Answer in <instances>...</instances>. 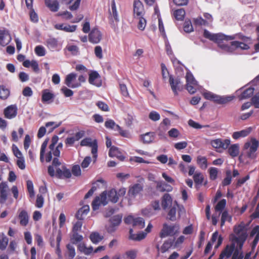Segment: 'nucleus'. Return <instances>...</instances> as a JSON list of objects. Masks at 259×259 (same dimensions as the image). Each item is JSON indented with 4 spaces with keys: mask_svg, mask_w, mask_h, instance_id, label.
<instances>
[{
    "mask_svg": "<svg viewBox=\"0 0 259 259\" xmlns=\"http://www.w3.org/2000/svg\"><path fill=\"white\" fill-rule=\"evenodd\" d=\"M77 75L74 73H71L68 74L65 79V84L71 88H76L81 85L80 83H72V82L76 79Z\"/></svg>",
    "mask_w": 259,
    "mask_h": 259,
    "instance_id": "obj_16",
    "label": "nucleus"
},
{
    "mask_svg": "<svg viewBox=\"0 0 259 259\" xmlns=\"http://www.w3.org/2000/svg\"><path fill=\"white\" fill-rule=\"evenodd\" d=\"M100 77L99 74L96 71H92L89 74V82L90 84H94V81Z\"/></svg>",
    "mask_w": 259,
    "mask_h": 259,
    "instance_id": "obj_50",
    "label": "nucleus"
},
{
    "mask_svg": "<svg viewBox=\"0 0 259 259\" xmlns=\"http://www.w3.org/2000/svg\"><path fill=\"white\" fill-rule=\"evenodd\" d=\"M250 42L236 40L232 41L230 45L224 44L223 42L218 44L219 47L224 51L228 53H233L237 49H240L242 50L249 49L250 47L248 44Z\"/></svg>",
    "mask_w": 259,
    "mask_h": 259,
    "instance_id": "obj_4",
    "label": "nucleus"
},
{
    "mask_svg": "<svg viewBox=\"0 0 259 259\" xmlns=\"http://www.w3.org/2000/svg\"><path fill=\"white\" fill-rule=\"evenodd\" d=\"M10 91L5 86L0 85V99L2 100L7 99L10 96Z\"/></svg>",
    "mask_w": 259,
    "mask_h": 259,
    "instance_id": "obj_38",
    "label": "nucleus"
},
{
    "mask_svg": "<svg viewBox=\"0 0 259 259\" xmlns=\"http://www.w3.org/2000/svg\"><path fill=\"white\" fill-rule=\"evenodd\" d=\"M188 124L190 126L195 128V129H200L204 127H208V125H201L199 123L195 122L192 119H190L188 121Z\"/></svg>",
    "mask_w": 259,
    "mask_h": 259,
    "instance_id": "obj_57",
    "label": "nucleus"
},
{
    "mask_svg": "<svg viewBox=\"0 0 259 259\" xmlns=\"http://www.w3.org/2000/svg\"><path fill=\"white\" fill-rule=\"evenodd\" d=\"M54 97V94L50 92L48 89L42 91L41 101L43 103L49 102L50 101L53 100Z\"/></svg>",
    "mask_w": 259,
    "mask_h": 259,
    "instance_id": "obj_29",
    "label": "nucleus"
},
{
    "mask_svg": "<svg viewBox=\"0 0 259 259\" xmlns=\"http://www.w3.org/2000/svg\"><path fill=\"white\" fill-rule=\"evenodd\" d=\"M85 134L84 131H80L75 134L74 137H67L65 140V143L66 146H72L75 142L81 139Z\"/></svg>",
    "mask_w": 259,
    "mask_h": 259,
    "instance_id": "obj_15",
    "label": "nucleus"
},
{
    "mask_svg": "<svg viewBox=\"0 0 259 259\" xmlns=\"http://www.w3.org/2000/svg\"><path fill=\"white\" fill-rule=\"evenodd\" d=\"M226 205V200L225 199L221 200L215 205V211H222Z\"/></svg>",
    "mask_w": 259,
    "mask_h": 259,
    "instance_id": "obj_49",
    "label": "nucleus"
},
{
    "mask_svg": "<svg viewBox=\"0 0 259 259\" xmlns=\"http://www.w3.org/2000/svg\"><path fill=\"white\" fill-rule=\"evenodd\" d=\"M117 124L115 123L114 120L112 119H109L105 121V126L107 128H110L114 130L115 131V128H116V126Z\"/></svg>",
    "mask_w": 259,
    "mask_h": 259,
    "instance_id": "obj_63",
    "label": "nucleus"
},
{
    "mask_svg": "<svg viewBox=\"0 0 259 259\" xmlns=\"http://www.w3.org/2000/svg\"><path fill=\"white\" fill-rule=\"evenodd\" d=\"M67 251L65 254L66 259H73L75 255V248L71 244L66 245Z\"/></svg>",
    "mask_w": 259,
    "mask_h": 259,
    "instance_id": "obj_35",
    "label": "nucleus"
},
{
    "mask_svg": "<svg viewBox=\"0 0 259 259\" xmlns=\"http://www.w3.org/2000/svg\"><path fill=\"white\" fill-rule=\"evenodd\" d=\"M203 95L205 99L213 101L219 104H226L231 101L234 98L233 96H220L209 92L204 93Z\"/></svg>",
    "mask_w": 259,
    "mask_h": 259,
    "instance_id": "obj_5",
    "label": "nucleus"
},
{
    "mask_svg": "<svg viewBox=\"0 0 259 259\" xmlns=\"http://www.w3.org/2000/svg\"><path fill=\"white\" fill-rule=\"evenodd\" d=\"M102 38L101 32L97 28L92 29L89 34V40L90 42L97 44L100 42Z\"/></svg>",
    "mask_w": 259,
    "mask_h": 259,
    "instance_id": "obj_11",
    "label": "nucleus"
},
{
    "mask_svg": "<svg viewBox=\"0 0 259 259\" xmlns=\"http://www.w3.org/2000/svg\"><path fill=\"white\" fill-rule=\"evenodd\" d=\"M82 239V236L79 234L78 232H72L70 240L73 244H77L81 241Z\"/></svg>",
    "mask_w": 259,
    "mask_h": 259,
    "instance_id": "obj_45",
    "label": "nucleus"
},
{
    "mask_svg": "<svg viewBox=\"0 0 259 259\" xmlns=\"http://www.w3.org/2000/svg\"><path fill=\"white\" fill-rule=\"evenodd\" d=\"M55 29L63 30L67 32H74L77 28L76 25H70L66 24H57L54 26Z\"/></svg>",
    "mask_w": 259,
    "mask_h": 259,
    "instance_id": "obj_23",
    "label": "nucleus"
},
{
    "mask_svg": "<svg viewBox=\"0 0 259 259\" xmlns=\"http://www.w3.org/2000/svg\"><path fill=\"white\" fill-rule=\"evenodd\" d=\"M92 147V153L93 155V158L95 161L96 160L97 157V152H98V143L96 140L93 141V144L91 146Z\"/></svg>",
    "mask_w": 259,
    "mask_h": 259,
    "instance_id": "obj_54",
    "label": "nucleus"
},
{
    "mask_svg": "<svg viewBox=\"0 0 259 259\" xmlns=\"http://www.w3.org/2000/svg\"><path fill=\"white\" fill-rule=\"evenodd\" d=\"M136 19H138L139 20L137 25L138 28L141 30H144L146 25V20L145 19L143 16L139 18H136Z\"/></svg>",
    "mask_w": 259,
    "mask_h": 259,
    "instance_id": "obj_56",
    "label": "nucleus"
},
{
    "mask_svg": "<svg viewBox=\"0 0 259 259\" xmlns=\"http://www.w3.org/2000/svg\"><path fill=\"white\" fill-rule=\"evenodd\" d=\"M49 141V138L46 139L45 140V141L43 142V143L41 146L40 151V160L42 162H44V161L45 153L46 149L47 147Z\"/></svg>",
    "mask_w": 259,
    "mask_h": 259,
    "instance_id": "obj_42",
    "label": "nucleus"
},
{
    "mask_svg": "<svg viewBox=\"0 0 259 259\" xmlns=\"http://www.w3.org/2000/svg\"><path fill=\"white\" fill-rule=\"evenodd\" d=\"M143 186L140 184H136L131 187L128 191V194L135 196L143 190Z\"/></svg>",
    "mask_w": 259,
    "mask_h": 259,
    "instance_id": "obj_33",
    "label": "nucleus"
},
{
    "mask_svg": "<svg viewBox=\"0 0 259 259\" xmlns=\"http://www.w3.org/2000/svg\"><path fill=\"white\" fill-rule=\"evenodd\" d=\"M115 131H117L119 135L123 137L127 138L128 137V133L127 131L123 130L119 125H117L116 126V128H115Z\"/></svg>",
    "mask_w": 259,
    "mask_h": 259,
    "instance_id": "obj_61",
    "label": "nucleus"
},
{
    "mask_svg": "<svg viewBox=\"0 0 259 259\" xmlns=\"http://www.w3.org/2000/svg\"><path fill=\"white\" fill-rule=\"evenodd\" d=\"M169 83L171 89L175 96L178 95V91H181V80L180 78H174L172 75L169 76Z\"/></svg>",
    "mask_w": 259,
    "mask_h": 259,
    "instance_id": "obj_13",
    "label": "nucleus"
},
{
    "mask_svg": "<svg viewBox=\"0 0 259 259\" xmlns=\"http://www.w3.org/2000/svg\"><path fill=\"white\" fill-rule=\"evenodd\" d=\"M35 53L39 57L44 56L46 54V51L42 46H37L34 49Z\"/></svg>",
    "mask_w": 259,
    "mask_h": 259,
    "instance_id": "obj_52",
    "label": "nucleus"
},
{
    "mask_svg": "<svg viewBox=\"0 0 259 259\" xmlns=\"http://www.w3.org/2000/svg\"><path fill=\"white\" fill-rule=\"evenodd\" d=\"M145 9L143 3L140 0H134L133 3V16L134 18L144 16Z\"/></svg>",
    "mask_w": 259,
    "mask_h": 259,
    "instance_id": "obj_10",
    "label": "nucleus"
},
{
    "mask_svg": "<svg viewBox=\"0 0 259 259\" xmlns=\"http://www.w3.org/2000/svg\"><path fill=\"white\" fill-rule=\"evenodd\" d=\"M259 146L258 141L255 138H252L250 142H246L244 145V149H248L247 156L248 158L254 159L256 157V151Z\"/></svg>",
    "mask_w": 259,
    "mask_h": 259,
    "instance_id": "obj_6",
    "label": "nucleus"
},
{
    "mask_svg": "<svg viewBox=\"0 0 259 259\" xmlns=\"http://www.w3.org/2000/svg\"><path fill=\"white\" fill-rule=\"evenodd\" d=\"M197 163L202 169H205L207 167V160L204 156H198L197 157Z\"/></svg>",
    "mask_w": 259,
    "mask_h": 259,
    "instance_id": "obj_37",
    "label": "nucleus"
},
{
    "mask_svg": "<svg viewBox=\"0 0 259 259\" xmlns=\"http://www.w3.org/2000/svg\"><path fill=\"white\" fill-rule=\"evenodd\" d=\"M160 117L159 114L155 111H151L149 114V118L154 121H158Z\"/></svg>",
    "mask_w": 259,
    "mask_h": 259,
    "instance_id": "obj_64",
    "label": "nucleus"
},
{
    "mask_svg": "<svg viewBox=\"0 0 259 259\" xmlns=\"http://www.w3.org/2000/svg\"><path fill=\"white\" fill-rule=\"evenodd\" d=\"M185 11L183 8L176 10L174 12L175 17L178 20H183L185 16Z\"/></svg>",
    "mask_w": 259,
    "mask_h": 259,
    "instance_id": "obj_41",
    "label": "nucleus"
},
{
    "mask_svg": "<svg viewBox=\"0 0 259 259\" xmlns=\"http://www.w3.org/2000/svg\"><path fill=\"white\" fill-rule=\"evenodd\" d=\"M193 180L195 184L196 187H199L202 184L204 181V176L200 172H196L193 175Z\"/></svg>",
    "mask_w": 259,
    "mask_h": 259,
    "instance_id": "obj_36",
    "label": "nucleus"
},
{
    "mask_svg": "<svg viewBox=\"0 0 259 259\" xmlns=\"http://www.w3.org/2000/svg\"><path fill=\"white\" fill-rule=\"evenodd\" d=\"M108 197L109 200L113 203H116L118 200V197L117 195V191L115 189H111L108 191Z\"/></svg>",
    "mask_w": 259,
    "mask_h": 259,
    "instance_id": "obj_39",
    "label": "nucleus"
},
{
    "mask_svg": "<svg viewBox=\"0 0 259 259\" xmlns=\"http://www.w3.org/2000/svg\"><path fill=\"white\" fill-rule=\"evenodd\" d=\"M17 218L19 221L20 226L26 227L28 225L29 221V215L26 210L19 209L18 211Z\"/></svg>",
    "mask_w": 259,
    "mask_h": 259,
    "instance_id": "obj_12",
    "label": "nucleus"
},
{
    "mask_svg": "<svg viewBox=\"0 0 259 259\" xmlns=\"http://www.w3.org/2000/svg\"><path fill=\"white\" fill-rule=\"evenodd\" d=\"M10 192L13 194V197L17 199L19 191L16 186H13L10 189L7 182H2L0 183V203L4 204L10 199Z\"/></svg>",
    "mask_w": 259,
    "mask_h": 259,
    "instance_id": "obj_2",
    "label": "nucleus"
},
{
    "mask_svg": "<svg viewBox=\"0 0 259 259\" xmlns=\"http://www.w3.org/2000/svg\"><path fill=\"white\" fill-rule=\"evenodd\" d=\"M160 66L162 79L164 81H165L167 79L168 76L169 77V76L171 75H169V71L164 63H162Z\"/></svg>",
    "mask_w": 259,
    "mask_h": 259,
    "instance_id": "obj_46",
    "label": "nucleus"
},
{
    "mask_svg": "<svg viewBox=\"0 0 259 259\" xmlns=\"http://www.w3.org/2000/svg\"><path fill=\"white\" fill-rule=\"evenodd\" d=\"M172 202V199L170 194L165 193L161 198V206L163 209H166L171 206Z\"/></svg>",
    "mask_w": 259,
    "mask_h": 259,
    "instance_id": "obj_26",
    "label": "nucleus"
},
{
    "mask_svg": "<svg viewBox=\"0 0 259 259\" xmlns=\"http://www.w3.org/2000/svg\"><path fill=\"white\" fill-rule=\"evenodd\" d=\"M108 154L110 157H116L120 161H123L125 158L119 149L114 146L110 148Z\"/></svg>",
    "mask_w": 259,
    "mask_h": 259,
    "instance_id": "obj_21",
    "label": "nucleus"
},
{
    "mask_svg": "<svg viewBox=\"0 0 259 259\" xmlns=\"http://www.w3.org/2000/svg\"><path fill=\"white\" fill-rule=\"evenodd\" d=\"M55 176L59 179L70 178L71 177V173L70 170L65 166L62 167V169L58 168L56 169Z\"/></svg>",
    "mask_w": 259,
    "mask_h": 259,
    "instance_id": "obj_22",
    "label": "nucleus"
},
{
    "mask_svg": "<svg viewBox=\"0 0 259 259\" xmlns=\"http://www.w3.org/2000/svg\"><path fill=\"white\" fill-rule=\"evenodd\" d=\"M62 122H59V123H56L54 121H50L48 122L45 124V126L46 127H51L49 129V132H52L55 128L58 127L61 125Z\"/></svg>",
    "mask_w": 259,
    "mask_h": 259,
    "instance_id": "obj_47",
    "label": "nucleus"
},
{
    "mask_svg": "<svg viewBox=\"0 0 259 259\" xmlns=\"http://www.w3.org/2000/svg\"><path fill=\"white\" fill-rule=\"evenodd\" d=\"M124 222L127 225H132L134 228L141 229L145 227V221L141 217L135 218L129 215L124 219Z\"/></svg>",
    "mask_w": 259,
    "mask_h": 259,
    "instance_id": "obj_8",
    "label": "nucleus"
},
{
    "mask_svg": "<svg viewBox=\"0 0 259 259\" xmlns=\"http://www.w3.org/2000/svg\"><path fill=\"white\" fill-rule=\"evenodd\" d=\"M63 147L62 143H59L55 147H54L52 150L49 151L46 155V161L50 162L52 159V155L55 157H59L60 155V150Z\"/></svg>",
    "mask_w": 259,
    "mask_h": 259,
    "instance_id": "obj_14",
    "label": "nucleus"
},
{
    "mask_svg": "<svg viewBox=\"0 0 259 259\" xmlns=\"http://www.w3.org/2000/svg\"><path fill=\"white\" fill-rule=\"evenodd\" d=\"M236 244H237V242L232 240L231 243L226 245L224 249L220 254V256L222 257L223 259L225 257L226 258H229L231 257L232 254H233L236 250H237L238 252L239 250H241L242 249H240L237 245V247H236Z\"/></svg>",
    "mask_w": 259,
    "mask_h": 259,
    "instance_id": "obj_9",
    "label": "nucleus"
},
{
    "mask_svg": "<svg viewBox=\"0 0 259 259\" xmlns=\"http://www.w3.org/2000/svg\"><path fill=\"white\" fill-rule=\"evenodd\" d=\"M4 115L6 118L12 119L15 117L17 114V108L16 105H11L6 107L4 110Z\"/></svg>",
    "mask_w": 259,
    "mask_h": 259,
    "instance_id": "obj_19",
    "label": "nucleus"
},
{
    "mask_svg": "<svg viewBox=\"0 0 259 259\" xmlns=\"http://www.w3.org/2000/svg\"><path fill=\"white\" fill-rule=\"evenodd\" d=\"M27 188L29 192L30 197H33L34 196V191L33 190V184L31 181L28 180L27 181Z\"/></svg>",
    "mask_w": 259,
    "mask_h": 259,
    "instance_id": "obj_59",
    "label": "nucleus"
},
{
    "mask_svg": "<svg viewBox=\"0 0 259 259\" xmlns=\"http://www.w3.org/2000/svg\"><path fill=\"white\" fill-rule=\"evenodd\" d=\"M9 239L4 234L0 236V249H5L8 245Z\"/></svg>",
    "mask_w": 259,
    "mask_h": 259,
    "instance_id": "obj_44",
    "label": "nucleus"
},
{
    "mask_svg": "<svg viewBox=\"0 0 259 259\" xmlns=\"http://www.w3.org/2000/svg\"><path fill=\"white\" fill-rule=\"evenodd\" d=\"M178 208L179 209L180 211H182V209H184V208L182 205H179L177 201H175V204L168 212L167 219L171 221H175L177 219L176 211Z\"/></svg>",
    "mask_w": 259,
    "mask_h": 259,
    "instance_id": "obj_17",
    "label": "nucleus"
},
{
    "mask_svg": "<svg viewBox=\"0 0 259 259\" xmlns=\"http://www.w3.org/2000/svg\"><path fill=\"white\" fill-rule=\"evenodd\" d=\"M172 243L171 241L167 240L165 241L160 248V251L162 253H164L167 251L172 246Z\"/></svg>",
    "mask_w": 259,
    "mask_h": 259,
    "instance_id": "obj_53",
    "label": "nucleus"
},
{
    "mask_svg": "<svg viewBox=\"0 0 259 259\" xmlns=\"http://www.w3.org/2000/svg\"><path fill=\"white\" fill-rule=\"evenodd\" d=\"M109 19L112 22H118L119 21L117 14L115 2L114 0L111 1V9L109 10Z\"/></svg>",
    "mask_w": 259,
    "mask_h": 259,
    "instance_id": "obj_18",
    "label": "nucleus"
},
{
    "mask_svg": "<svg viewBox=\"0 0 259 259\" xmlns=\"http://www.w3.org/2000/svg\"><path fill=\"white\" fill-rule=\"evenodd\" d=\"M180 226L178 224L168 225L165 223L163 225L159 236L161 238H164L168 236H174L179 232Z\"/></svg>",
    "mask_w": 259,
    "mask_h": 259,
    "instance_id": "obj_7",
    "label": "nucleus"
},
{
    "mask_svg": "<svg viewBox=\"0 0 259 259\" xmlns=\"http://www.w3.org/2000/svg\"><path fill=\"white\" fill-rule=\"evenodd\" d=\"M44 203V198L41 195L38 194L37 195L35 206L37 208H41Z\"/></svg>",
    "mask_w": 259,
    "mask_h": 259,
    "instance_id": "obj_60",
    "label": "nucleus"
},
{
    "mask_svg": "<svg viewBox=\"0 0 259 259\" xmlns=\"http://www.w3.org/2000/svg\"><path fill=\"white\" fill-rule=\"evenodd\" d=\"M47 44L50 49H54L58 46V41L55 38H50L47 40Z\"/></svg>",
    "mask_w": 259,
    "mask_h": 259,
    "instance_id": "obj_51",
    "label": "nucleus"
},
{
    "mask_svg": "<svg viewBox=\"0 0 259 259\" xmlns=\"http://www.w3.org/2000/svg\"><path fill=\"white\" fill-rule=\"evenodd\" d=\"M46 6L53 12H57L59 8V2L57 0H45Z\"/></svg>",
    "mask_w": 259,
    "mask_h": 259,
    "instance_id": "obj_28",
    "label": "nucleus"
},
{
    "mask_svg": "<svg viewBox=\"0 0 259 259\" xmlns=\"http://www.w3.org/2000/svg\"><path fill=\"white\" fill-rule=\"evenodd\" d=\"M184 30L186 32L190 33L193 31V28L191 21H185L184 24Z\"/></svg>",
    "mask_w": 259,
    "mask_h": 259,
    "instance_id": "obj_55",
    "label": "nucleus"
},
{
    "mask_svg": "<svg viewBox=\"0 0 259 259\" xmlns=\"http://www.w3.org/2000/svg\"><path fill=\"white\" fill-rule=\"evenodd\" d=\"M122 215L121 214H117L113 216L110 219V222L111 226L110 228H112V231H114L113 227L118 226L122 221Z\"/></svg>",
    "mask_w": 259,
    "mask_h": 259,
    "instance_id": "obj_31",
    "label": "nucleus"
},
{
    "mask_svg": "<svg viewBox=\"0 0 259 259\" xmlns=\"http://www.w3.org/2000/svg\"><path fill=\"white\" fill-rule=\"evenodd\" d=\"M90 238L93 243L97 244L103 239V237L98 232H93L91 234Z\"/></svg>",
    "mask_w": 259,
    "mask_h": 259,
    "instance_id": "obj_40",
    "label": "nucleus"
},
{
    "mask_svg": "<svg viewBox=\"0 0 259 259\" xmlns=\"http://www.w3.org/2000/svg\"><path fill=\"white\" fill-rule=\"evenodd\" d=\"M130 233V239L135 241H140L144 239L147 233L144 232H140L137 234H133V229H131L129 231Z\"/></svg>",
    "mask_w": 259,
    "mask_h": 259,
    "instance_id": "obj_30",
    "label": "nucleus"
},
{
    "mask_svg": "<svg viewBox=\"0 0 259 259\" xmlns=\"http://www.w3.org/2000/svg\"><path fill=\"white\" fill-rule=\"evenodd\" d=\"M102 204L100 201V199L99 196H97L95 198L92 202V206L94 210H97L99 208V206Z\"/></svg>",
    "mask_w": 259,
    "mask_h": 259,
    "instance_id": "obj_62",
    "label": "nucleus"
},
{
    "mask_svg": "<svg viewBox=\"0 0 259 259\" xmlns=\"http://www.w3.org/2000/svg\"><path fill=\"white\" fill-rule=\"evenodd\" d=\"M209 178L211 180H215L218 177V169L216 167H211L208 170Z\"/></svg>",
    "mask_w": 259,
    "mask_h": 259,
    "instance_id": "obj_48",
    "label": "nucleus"
},
{
    "mask_svg": "<svg viewBox=\"0 0 259 259\" xmlns=\"http://www.w3.org/2000/svg\"><path fill=\"white\" fill-rule=\"evenodd\" d=\"M228 148V152L231 157H235L237 156L239 154V146L238 144H234L231 145Z\"/></svg>",
    "mask_w": 259,
    "mask_h": 259,
    "instance_id": "obj_34",
    "label": "nucleus"
},
{
    "mask_svg": "<svg viewBox=\"0 0 259 259\" xmlns=\"http://www.w3.org/2000/svg\"><path fill=\"white\" fill-rule=\"evenodd\" d=\"M234 232L237 236H234L232 240L237 242L240 249H242L247 237V233L243 222L234 227Z\"/></svg>",
    "mask_w": 259,
    "mask_h": 259,
    "instance_id": "obj_3",
    "label": "nucleus"
},
{
    "mask_svg": "<svg viewBox=\"0 0 259 259\" xmlns=\"http://www.w3.org/2000/svg\"><path fill=\"white\" fill-rule=\"evenodd\" d=\"M252 128L249 127L240 131L234 132L232 134V138L235 140H238L241 138L247 137L251 133Z\"/></svg>",
    "mask_w": 259,
    "mask_h": 259,
    "instance_id": "obj_24",
    "label": "nucleus"
},
{
    "mask_svg": "<svg viewBox=\"0 0 259 259\" xmlns=\"http://www.w3.org/2000/svg\"><path fill=\"white\" fill-rule=\"evenodd\" d=\"M155 133L154 132H148L141 135V140L145 144H149L152 142L155 138Z\"/></svg>",
    "mask_w": 259,
    "mask_h": 259,
    "instance_id": "obj_32",
    "label": "nucleus"
},
{
    "mask_svg": "<svg viewBox=\"0 0 259 259\" xmlns=\"http://www.w3.org/2000/svg\"><path fill=\"white\" fill-rule=\"evenodd\" d=\"M186 84H196L197 81L195 79L193 75L190 72H187L186 75Z\"/></svg>",
    "mask_w": 259,
    "mask_h": 259,
    "instance_id": "obj_58",
    "label": "nucleus"
},
{
    "mask_svg": "<svg viewBox=\"0 0 259 259\" xmlns=\"http://www.w3.org/2000/svg\"><path fill=\"white\" fill-rule=\"evenodd\" d=\"M156 188L157 190L160 191V192H170L172 190V187L167 184V183H165L164 182L162 181H157L156 182Z\"/></svg>",
    "mask_w": 259,
    "mask_h": 259,
    "instance_id": "obj_27",
    "label": "nucleus"
},
{
    "mask_svg": "<svg viewBox=\"0 0 259 259\" xmlns=\"http://www.w3.org/2000/svg\"><path fill=\"white\" fill-rule=\"evenodd\" d=\"M203 36L213 42L220 44L223 42L224 40H231L235 39H239L244 42H250L251 39L250 37H248L243 35L241 33L236 34L233 35H226L223 33H219L216 34H212L207 30H204Z\"/></svg>",
    "mask_w": 259,
    "mask_h": 259,
    "instance_id": "obj_1",
    "label": "nucleus"
},
{
    "mask_svg": "<svg viewBox=\"0 0 259 259\" xmlns=\"http://www.w3.org/2000/svg\"><path fill=\"white\" fill-rule=\"evenodd\" d=\"M90 210V207L88 205H84L80 208L75 214L76 218L78 221L82 222L85 216L88 213Z\"/></svg>",
    "mask_w": 259,
    "mask_h": 259,
    "instance_id": "obj_25",
    "label": "nucleus"
},
{
    "mask_svg": "<svg viewBox=\"0 0 259 259\" xmlns=\"http://www.w3.org/2000/svg\"><path fill=\"white\" fill-rule=\"evenodd\" d=\"M254 93V89L253 88H248L244 90L240 95L241 99H245L250 97Z\"/></svg>",
    "mask_w": 259,
    "mask_h": 259,
    "instance_id": "obj_43",
    "label": "nucleus"
},
{
    "mask_svg": "<svg viewBox=\"0 0 259 259\" xmlns=\"http://www.w3.org/2000/svg\"><path fill=\"white\" fill-rule=\"evenodd\" d=\"M11 40V36L9 32L6 30H0V45L5 47Z\"/></svg>",
    "mask_w": 259,
    "mask_h": 259,
    "instance_id": "obj_20",
    "label": "nucleus"
}]
</instances>
